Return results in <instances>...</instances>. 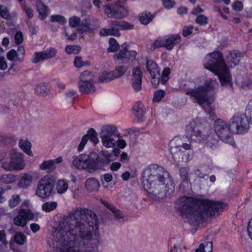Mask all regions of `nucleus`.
<instances>
[{
	"label": "nucleus",
	"instance_id": "f257e3e1",
	"mask_svg": "<svg viewBox=\"0 0 252 252\" xmlns=\"http://www.w3.org/2000/svg\"><path fill=\"white\" fill-rule=\"evenodd\" d=\"M98 218L92 211L76 208L60 222L53 234L51 252H95L100 244L97 229Z\"/></svg>",
	"mask_w": 252,
	"mask_h": 252
},
{
	"label": "nucleus",
	"instance_id": "f03ea898",
	"mask_svg": "<svg viewBox=\"0 0 252 252\" xmlns=\"http://www.w3.org/2000/svg\"><path fill=\"white\" fill-rule=\"evenodd\" d=\"M226 206L219 201L185 196L175 203V208L181 216L192 226H198L209 218L219 215Z\"/></svg>",
	"mask_w": 252,
	"mask_h": 252
},
{
	"label": "nucleus",
	"instance_id": "7ed1b4c3",
	"mask_svg": "<svg viewBox=\"0 0 252 252\" xmlns=\"http://www.w3.org/2000/svg\"><path fill=\"white\" fill-rule=\"evenodd\" d=\"M142 185L152 200L162 199L173 193L175 184L169 173L157 164H152L142 173Z\"/></svg>",
	"mask_w": 252,
	"mask_h": 252
},
{
	"label": "nucleus",
	"instance_id": "20e7f679",
	"mask_svg": "<svg viewBox=\"0 0 252 252\" xmlns=\"http://www.w3.org/2000/svg\"><path fill=\"white\" fill-rule=\"evenodd\" d=\"M209 124L205 121L196 118L191 121L187 126L186 131L190 135L188 139L189 143H186V137L184 136H175L169 143L170 152L174 161H179V157L186 151L193 148L192 142H201L207 139L209 137Z\"/></svg>",
	"mask_w": 252,
	"mask_h": 252
},
{
	"label": "nucleus",
	"instance_id": "39448f33",
	"mask_svg": "<svg viewBox=\"0 0 252 252\" xmlns=\"http://www.w3.org/2000/svg\"><path fill=\"white\" fill-rule=\"evenodd\" d=\"M219 87L216 79H209L205 81L204 85L194 88H188L186 90V94L200 105L204 110L209 114L212 113L210 107L215 99V90Z\"/></svg>",
	"mask_w": 252,
	"mask_h": 252
},
{
	"label": "nucleus",
	"instance_id": "423d86ee",
	"mask_svg": "<svg viewBox=\"0 0 252 252\" xmlns=\"http://www.w3.org/2000/svg\"><path fill=\"white\" fill-rule=\"evenodd\" d=\"M204 66L217 75L222 86L231 87L232 77L221 53L218 51L210 53L205 58Z\"/></svg>",
	"mask_w": 252,
	"mask_h": 252
},
{
	"label": "nucleus",
	"instance_id": "0eeeda50",
	"mask_svg": "<svg viewBox=\"0 0 252 252\" xmlns=\"http://www.w3.org/2000/svg\"><path fill=\"white\" fill-rule=\"evenodd\" d=\"M248 118L252 124V101L247 106L245 115L237 114L231 119L230 128L232 132L237 134L247 132L249 127Z\"/></svg>",
	"mask_w": 252,
	"mask_h": 252
},
{
	"label": "nucleus",
	"instance_id": "6e6552de",
	"mask_svg": "<svg viewBox=\"0 0 252 252\" xmlns=\"http://www.w3.org/2000/svg\"><path fill=\"white\" fill-rule=\"evenodd\" d=\"M55 184V180L53 175H45L37 183L35 194L42 199L50 196L53 192Z\"/></svg>",
	"mask_w": 252,
	"mask_h": 252
},
{
	"label": "nucleus",
	"instance_id": "1a4fd4ad",
	"mask_svg": "<svg viewBox=\"0 0 252 252\" xmlns=\"http://www.w3.org/2000/svg\"><path fill=\"white\" fill-rule=\"evenodd\" d=\"M111 27L109 29H102L100 30L101 36L114 35L119 36L120 30H129L133 29L134 25L125 21L111 20L109 21Z\"/></svg>",
	"mask_w": 252,
	"mask_h": 252
},
{
	"label": "nucleus",
	"instance_id": "9d476101",
	"mask_svg": "<svg viewBox=\"0 0 252 252\" xmlns=\"http://www.w3.org/2000/svg\"><path fill=\"white\" fill-rule=\"evenodd\" d=\"M214 130L222 141L230 145L234 143L233 138L231 135L232 131L230 128V124H227L221 119H217L214 123Z\"/></svg>",
	"mask_w": 252,
	"mask_h": 252
},
{
	"label": "nucleus",
	"instance_id": "9b49d317",
	"mask_svg": "<svg viewBox=\"0 0 252 252\" xmlns=\"http://www.w3.org/2000/svg\"><path fill=\"white\" fill-rule=\"evenodd\" d=\"M72 158V164L76 168L85 170L90 173L96 171L94 160L88 155L81 154L79 156H73Z\"/></svg>",
	"mask_w": 252,
	"mask_h": 252
},
{
	"label": "nucleus",
	"instance_id": "f8f14e48",
	"mask_svg": "<svg viewBox=\"0 0 252 252\" xmlns=\"http://www.w3.org/2000/svg\"><path fill=\"white\" fill-rule=\"evenodd\" d=\"M113 155L106 150L101 151L94 160L96 170L99 169H105L110 163L113 160Z\"/></svg>",
	"mask_w": 252,
	"mask_h": 252
},
{
	"label": "nucleus",
	"instance_id": "ddd939ff",
	"mask_svg": "<svg viewBox=\"0 0 252 252\" xmlns=\"http://www.w3.org/2000/svg\"><path fill=\"white\" fill-rule=\"evenodd\" d=\"M127 45L124 44L122 45V49L114 55V59L123 63H127L129 60L133 61L137 55V52L134 50H128Z\"/></svg>",
	"mask_w": 252,
	"mask_h": 252
},
{
	"label": "nucleus",
	"instance_id": "4468645a",
	"mask_svg": "<svg viewBox=\"0 0 252 252\" xmlns=\"http://www.w3.org/2000/svg\"><path fill=\"white\" fill-rule=\"evenodd\" d=\"M33 216L30 210L20 209L18 215L14 217L13 222L16 225L24 227L26 225L27 220L32 219Z\"/></svg>",
	"mask_w": 252,
	"mask_h": 252
},
{
	"label": "nucleus",
	"instance_id": "2eb2a0df",
	"mask_svg": "<svg viewBox=\"0 0 252 252\" xmlns=\"http://www.w3.org/2000/svg\"><path fill=\"white\" fill-rule=\"evenodd\" d=\"M10 159L15 170H21L24 168L25 164L21 153L16 152L15 150H12Z\"/></svg>",
	"mask_w": 252,
	"mask_h": 252
},
{
	"label": "nucleus",
	"instance_id": "dca6fc26",
	"mask_svg": "<svg viewBox=\"0 0 252 252\" xmlns=\"http://www.w3.org/2000/svg\"><path fill=\"white\" fill-rule=\"evenodd\" d=\"M63 161V158L59 157L56 159L48 160H44L39 165V168L42 170H47L48 172L51 173L55 169V165L60 163Z\"/></svg>",
	"mask_w": 252,
	"mask_h": 252
},
{
	"label": "nucleus",
	"instance_id": "f3484780",
	"mask_svg": "<svg viewBox=\"0 0 252 252\" xmlns=\"http://www.w3.org/2000/svg\"><path fill=\"white\" fill-rule=\"evenodd\" d=\"M100 134L116 138L121 137L117 127L113 125H106L102 126Z\"/></svg>",
	"mask_w": 252,
	"mask_h": 252
},
{
	"label": "nucleus",
	"instance_id": "a211bd4d",
	"mask_svg": "<svg viewBox=\"0 0 252 252\" xmlns=\"http://www.w3.org/2000/svg\"><path fill=\"white\" fill-rule=\"evenodd\" d=\"M95 29L92 24V20L89 18L83 19L80 24L77 31L80 33L91 32Z\"/></svg>",
	"mask_w": 252,
	"mask_h": 252
},
{
	"label": "nucleus",
	"instance_id": "6ab92c4d",
	"mask_svg": "<svg viewBox=\"0 0 252 252\" xmlns=\"http://www.w3.org/2000/svg\"><path fill=\"white\" fill-rule=\"evenodd\" d=\"M166 49L168 50H172L173 47L181 41V37L179 34H172L165 36Z\"/></svg>",
	"mask_w": 252,
	"mask_h": 252
},
{
	"label": "nucleus",
	"instance_id": "aec40b11",
	"mask_svg": "<svg viewBox=\"0 0 252 252\" xmlns=\"http://www.w3.org/2000/svg\"><path fill=\"white\" fill-rule=\"evenodd\" d=\"M243 58V54L237 50L230 52L227 56V62L231 66H235L239 63Z\"/></svg>",
	"mask_w": 252,
	"mask_h": 252
},
{
	"label": "nucleus",
	"instance_id": "412c9836",
	"mask_svg": "<svg viewBox=\"0 0 252 252\" xmlns=\"http://www.w3.org/2000/svg\"><path fill=\"white\" fill-rule=\"evenodd\" d=\"M79 91L83 94H92L95 91V87L93 82L81 83L78 84Z\"/></svg>",
	"mask_w": 252,
	"mask_h": 252
},
{
	"label": "nucleus",
	"instance_id": "4be33fe9",
	"mask_svg": "<svg viewBox=\"0 0 252 252\" xmlns=\"http://www.w3.org/2000/svg\"><path fill=\"white\" fill-rule=\"evenodd\" d=\"M99 187L100 184L99 181L95 178H90L86 181L85 187L90 192L98 191Z\"/></svg>",
	"mask_w": 252,
	"mask_h": 252
},
{
	"label": "nucleus",
	"instance_id": "5701e85b",
	"mask_svg": "<svg viewBox=\"0 0 252 252\" xmlns=\"http://www.w3.org/2000/svg\"><path fill=\"white\" fill-rule=\"evenodd\" d=\"M146 68L151 75L155 76L160 73V71L158 64L153 60L147 59Z\"/></svg>",
	"mask_w": 252,
	"mask_h": 252
},
{
	"label": "nucleus",
	"instance_id": "b1692460",
	"mask_svg": "<svg viewBox=\"0 0 252 252\" xmlns=\"http://www.w3.org/2000/svg\"><path fill=\"white\" fill-rule=\"evenodd\" d=\"M32 177L30 174H23L18 182L19 187L26 189L31 186L32 181Z\"/></svg>",
	"mask_w": 252,
	"mask_h": 252
},
{
	"label": "nucleus",
	"instance_id": "393cba45",
	"mask_svg": "<svg viewBox=\"0 0 252 252\" xmlns=\"http://www.w3.org/2000/svg\"><path fill=\"white\" fill-rule=\"evenodd\" d=\"M100 137L101 139L102 144L105 147L107 148H113L116 146V138L101 134H100Z\"/></svg>",
	"mask_w": 252,
	"mask_h": 252
},
{
	"label": "nucleus",
	"instance_id": "a878e982",
	"mask_svg": "<svg viewBox=\"0 0 252 252\" xmlns=\"http://www.w3.org/2000/svg\"><path fill=\"white\" fill-rule=\"evenodd\" d=\"M6 57L9 61L13 62V63L10 67V69L14 67L16 63H21L24 61L23 60H19L18 59L19 58L18 55L16 51L13 49H11L7 52Z\"/></svg>",
	"mask_w": 252,
	"mask_h": 252
},
{
	"label": "nucleus",
	"instance_id": "bb28decb",
	"mask_svg": "<svg viewBox=\"0 0 252 252\" xmlns=\"http://www.w3.org/2000/svg\"><path fill=\"white\" fill-rule=\"evenodd\" d=\"M128 14V12L124 6H117L114 8L113 18L123 19Z\"/></svg>",
	"mask_w": 252,
	"mask_h": 252
},
{
	"label": "nucleus",
	"instance_id": "cd10ccee",
	"mask_svg": "<svg viewBox=\"0 0 252 252\" xmlns=\"http://www.w3.org/2000/svg\"><path fill=\"white\" fill-rule=\"evenodd\" d=\"M135 116L140 121L144 115V106L141 102H137L133 106Z\"/></svg>",
	"mask_w": 252,
	"mask_h": 252
},
{
	"label": "nucleus",
	"instance_id": "c85d7f7f",
	"mask_svg": "<svg viewBox=\"0 0 252 252\" xmlns=\"http://www.w3.org/2000/svg\"><path fill=\"white\" fill-rule=\"evenodd\" d=\"M101 202L108 209L111 211L117 219H122L123 218V214L121 211L114 207L112 204L102 199L100 200Z\"/></svg>",
	"mask_w": 252,
	"mask_h": 252
},
{
	"label": "nucleus",
	"instance_id": "c756f323",
	"mask_svg": "<svg viewBox=\"0 0 252 252\" xmlns=\"http://www.w3.org/2000/svg\"><path fill=\"white\" fill-rule=\"evenodd\" d=\"M93 75L92 73L90 71L86 70L80 74L78 84H81V83H90L93 82Z\"/></svg>",
	"mask_w": 252,
	"mask_h": 252
},
{
	"label": "nucleus",
	"instance_id": "7c9ffc66",
	"mask_svg": "<svg viewBox=\"0 0 252 252\" xmlns=\"http://www.w3.org/2000/svg\"><path fill=\"white\" fill-rule=\"evenodd\" d=\"M19 146L28 155L30 156H32V153L31 150V143L29 141L20 140L19 143Z\"/></svg>",
	"mask_w": 252,
	"mask_h": 252
},
{
	"label": "nucleus",
	"instance_id": "2f4dec72",
	"mask_svg": "<svg viewBox=\"0 0 252 252\" xmlns=\"http://www.w3.org/2000/svg\"><path fill=\"white\" fill-rule=\"evenodd\" d=\"M68 188V183L64 180H60L57 183L56 190L58 193H64L66 192Z\"/></svg>",
	"mask_w": 252,
	"mask_h": 252
},
{
	"label": "nucleus",
	"instance_id": "473e14b6",
	"mask_svg": "<svg viewBox=\"0 0 252 252\" xmlns=\"http://www.w3.org/2000/svg\"><path fill=\"white\" fill-rule=\"evenodd\" d=\"M213 243L211 242H206L204 243H201L198 248L195 252H212Z\"/></svg>",
	"mask_w": 252,
	"mask_h": 252
},
{
	"label": "nucleus",
	"instance_id": "72a5a7b5",
	"mask_svg": "<svg viewBox=\"0 0 252 252\" xmlns=\"http://www.w3.org/2000/svg\"><path fill=\"white\" fill-rule=\"evenodd\" d=\"M37 9L39 12L40 18L42 20L45 19L49 12L47 6L43 3L39 2L37 5Z\"/></svg>",
	"mask_w": 252,
	"mask_h": 252
},
{
	"label": "nucleus",
	"instance_id": "f704fd0d",
	"mask_svg": "<svg viewBox=\"0 0 252 252\" xmlns=\"http://www.w3.org/2000/svg\"><path fill=\"white\" fill-rule=\"evenodd\" d=\"M154 16L150 12H143L140 15L139 21L143 25H147L153 19Z\"/></svg>",
	"mask_w": 252,
	"mask_h": 252
},
{
	"label": "nucleus",
	"instance_id": "c9c22d12",
	"mask_svg": "<svg viewBox=\"0 0 252 252\" xmlns=\"http://www.w3.org/2000/svg\"><path fill=\"white\" fill-rule=\"evenodd\" d=\"M16 180V176L11 174H3L0 176V181L6 184H10L14 182Z\"/></svg>",
	"mask_w": 252,
	"mask_h": 252
},
{
	"label": "nucleus",
	"instance_id": "e433bc0d",
	"mask_svg": "<svg viewBox=\"0 0 252 252\" xmlns=\"http://www.w3.org/2000/svg\"><path fill=\"white\" fill-rule=\"evenodd\" d=\"M126 70L127 68L125 66L122 65L117 67L114 70L111 71V73L115 79L121 77L125 73Z\"/></svg>",
	"mask_w": 252,
	"mask_h": 252
},
{
	"label": "nucleus",
	"instance_id": "4c0bfd02",
	"mask_svg": "<svg viewBox=\"0 0 252 252\" xmlns=\"http://www.w3.org/2000/svg\"><path fill=\"white\" fill-rule=\"evenodd\" d=\"M0 16L5 20H9L11 18L9 10L4 5L0 4Z\"/></svg>",
	"mask_w": 252,
	"mask_h": 252
},
{
	"label": "nucleus",
	"instance_id": "58836bf2",
	"mask_svg": "<svg viewBox=\"0 0 252 252\" xmlns=\"http://www.w3.org/2000/svg\"><path fill=\"white\" fill-rule=\"evenodd\" d=\"M46 60L53 58L57 54V50L54 47H50L45 50L42 51Z\"/></svg>",
	"mask_w": 252,
	"mask_h": 252
},
{
	"label": "nucleus",
	"instance_id": "ea45409f",
	"mask_svg": "<svg viewBox=\"0 0 252 252\" xmlns=\"http://www.w3.org/2000/svg\"><path fill=\"white\" fill-rule=\"evenodd\" d=\"M14 239L15 243L20 245H24L27 241L26 236L22 232L16 233Z\"/></svg>",
	"mask_w": 252,
	"mask_h": 252
},
{
	"label": "nucleus",
	"instance_id": "a19ab883",
	"mask_svg": "<svg viewBox=\"0 0 252 252\" xmlns=\"http://www.w3.org/2000/svg\"><path fill=\"white\" fill-rule=\"evenodd\" d=\"M48 90V85L45 83H42L36 86L35 89V92L38 95H42L46 94Z\"/></svg>",
	"mask_w": 252,
	"mask_h": 252
},
{
	"label": "nucleus",
	"instance_id": "79ce46f5",
	"mask_svg": "<svg viewBox=\"0 0 252 252\" xmlns=\"http://www.w3.org/2000/svg\"><path fill=\"white\" fill-rule=\"evenodd\" d=\"M99 81L102 82H108L112 80H114V77L111 72H103L98 78Z\"/></svg>",
	"mask_w": 252,
	"mask_h": 252
},
{
	"label": "nucleus",
	"instance_id": "37998d69",
	"mask_svg": "<svg viewBox=\"0 0 252 252\" xmlns=\"http://www.w3.org/2000/svg\"><path fill=\"white\" fill-rule=\"evenodd\" d=\"M109 47L107 48L108 52H115L118 51L119 45L116 40L111 37L109 40Z\"/></svg>",
	"mask_w": 252,
	"mask_h": 252
},
{
	"label": "nucleus",
	"instance_id": "c03bdc74",
	"mask_svg": "<svg viewBox=\"0 0 252 252\" xmlns=\"http://www.w3.org/2000/svg\"><path fill=\"white\" fill-rule=\"evenodd\" d=\"M32 63H37L39 62H42L44 60H46L44 58V54L42 51L35 52L32 56Z\"/></svg>",
	"mask_w": 252,
	"mask_h": 252
},
{
	"label": "nucleus",
	"instance_id": "a18cd8bd",
	"mask_svg": "<svg viewBox=\"0 0 252 252\" xmlns=\"http://www.w3.org/2000/svg\"><path fill=\"white\" fill-rule=\"evenodd\" d=\"M57 206V203L56 202H47L42 205V209L43 211L46 212H51Z\"/></svg>",
	"mask_w": 252,
	"mask_h": 252
},
{
	"label": "nucleus",
	"instance_id": "49530a36",
	"mask_svg": "<svg viewBox=\"0 0 252 252\" xmlns=\"http://www.w3.org/2000/svg\"><path fill=\"white\" fill-rule=\"evenodd\" d=\"M88 135V138H90L91 141L96 144L98 143L99 140L97 138V134L95 130L93 128H90L88 131L87 134Z\"/></svg>",
	"mask_w": 252,
	"mask_h": 252
},
{
	"label": "nucleus",
	"instance_id": "de8ad7c7",
	"mask_svg": "<svg viewBox=\"0 0 252 252\" xmlns=\"http://www.w3.org/2000/svg\"><path fill=\"white\" fill-rule=\"evenodd\" d=\"M21 201V200L19 195L18 194H14L12 195L11 198L9 200V205L11 208H14L19 205Z\"/></svg>",
	"mask_w": 252,
	"mask_h": 252
},
{
	"label": "nucleus",
	"instance_id": "09e8293b",
	"mask_svg": "<svg viewBox=\"0 0 252 252\" xmlns=\"http://www.w3.org/2000/svg\"><path fill=\"white\" fill-rule=\"evenodd\" d=\"M65 51L68 54H76L80 51V48L78 46L67 45L65 47Z\"/></svg>",
	"mask_w": 252,
	"mask_h": 252
},
{
	"label": "nucleus",
	"instance_id": "8fccbe9b",
	"mask_svg": "<svg viewBox=\"0 0 252 252\" xmlns=\"http://www.w3.org/2000/svg\"><path fill=\"white\" fill-rule=\"evenodd\" d=\"M189 169L187 167H181L180 169V175L182 180L185 182L189 181Z\"/></svg>",
	"mask_w": 252,
	"mask_h": 252
},
{
	"label": "nucleus",
	"instance_id": "3c124183",
	"mask_svg": "<svg viewBox=\"0 0 252 252\" xmlns=\"http://www.w3.org/2000/svg\"><path fill=\"white\" fill-rule=\"evenodd\" d=\"M21 6L22 9L25 12L27 16L29 19H31L33 16V10L31 8L27 6L25 2H22Z\"/></svg>",
	"mask_w": 252,
	"mask_h": 252
},
{
	"label": "nucleus",
	"instance_id": "603ef678",
	"mask_svg": "<svg viewBox=\"0 0 252 252\" xmlns=\"http://www.w3.org/2000/svg\"><path fill=\"white\" fill-rule=\"evenodd\" d=\"M165 95V92L163 90H158L154 94L153 101L155 102H159Z\"/></svg>",
	"mask_w": 252,
	"mask_h": 252
},
{
	"label": "nucleus",
	"instance_id": "864d4df0",
	"mask_svg": "<svg viewBox=\"0 0 252 252\" xmlns=\"http://www.w3.org/2000/svg\"><path fill=\"white\" fill-rule=\"evenodd\" d=\"M51 21L52 22H59L62 24H64L66 23L65 18L60 15H52L51 16Z\"/></svg>",
	"mask_w": 252,
	"mask_h": 252
},
{
	"label": "nucleus",
	"instance_id": "5fc2aeb1",
	"mask_svg": "<svg viewBox=\"0 0 252 252\" xmlns=\"http://www.w3.org/2000/svg\"><path fill=\"white\" fill-rule=\"evenodd\" d=\"M155 48H166L165 37L158 38L154 43Z\"/></svg>",
	"mask_w": 252,
	"mask_h": 252
},
{
	"label": "nucleus",
	"instance_id": "6e6d98bb",
	"mask_svg": "<svg viewBox=\"0 0 252 252\" xmlns=\"http://www.w3.org/2000/svg\"><path fill=\"white\" fill-rule=\"evenodd\" d=\"M133 80H142V73L139 67H134L132 69Z\"/></svg>",
	"mask_w": 252,
	"mask_h": 252
},
{
	"label": "nucleus",
	"instance_id": "4d7b16f0",
	"mask_svg": "<svg viewBox=\"0 0 252 252\" xmlns=\"http://www.w3.org/2000/svg\"><path fill=\"white\" fill-rule=\"evenodd\" d=\"M80 22V18L76 16L72 17L69 19V24L71 27L78 28Z\"/></svg>",
	"mask_w": 252,
	"mask_h": 252
},
{
	"label": "nucleus",
	"instance_id": "13d9d810",
	"mask_svg": "<svg viewBox=\"0 0 252 252\" xmlns=\"http://www.w3.org/2000/svg\"><path fill=\"white\" fill-rule=\"evenodd\" d=\"M195 22L200 25H206L208 23V19L204 15L200 14L197 17Z\"/></svg>",
	"mask_w": 252,
	"mask_h": 252
},
{
	"label": "nucleus",
	"instance_id": "bf43d9fd",
	"mask_svg": "<svg viewBox=\"0 0 252 252\" xmlns=\"http://www.w3.org/2000/svg\"><path fill=\"white\" fill-rule=\"evenodd\" d=\"M132 87L136 92L140 91L142 88V80H133Z\"/></svg>",
	"mask_w": 252,
	"mask_h": 252
},
{
	"label": "nucleus",
	"instance_id": "052dcab7",
	"mask_svg": "<svg viewBox=\"0 0 252 252\" xmlns=\"http://www.w3.org/2000/svg\"><path fill=\"white\" fill-rule=\"evenodd\" d=\"M1 167L7 171L15 170L10 159L9 161L6 160L3 161L1 163Z\"/></svg>",
	"mask_w": 252,
	"mask_h": 252
},
{
	"label": "nucleus",
	"instance_id": "680f3d73",
	"mask_svg": "<svg viewBox=\"0 0 252 252\" xmlns=\"http://www.w3.org/2000/svg\"><path fill=\"white\" fill-rule=\"evenodd\" d=\"M16 52L19 56L18 59L19 60L24 61L25 55V50L24 47L23 45L19 46Z\"/></svg>",
	"mask_w": 252,
	"mask_h": 252
},
{
	"label": "nucleus",
	"instance_id": "e2e57ef3",
	"mask_svg": "<svg viewBox=\"0 0 252 252\" xmlns=\"http://www.w3.org/2000/svg\"><path fill=\"white\" fill-rule=\"evenodd\" d=\"M232 7L233 10L241 11L243 10L244 5L242 2L239 0H235L232 4Z\"/></svg>",
	"mask_w": 252,
	"mask_h": 252
},
{
	"label": "nucleus",
	"instance_id": "0e129e2a",
	"mask_svg": "<svg viewBox=\"0 0 252 252\" xmlns=\"http://www.w3.org/2000/svg\"><path fill=\"white\" fill-rule=\"evenodd\" d=\"M14 40L16 44L19 45L23 41V35L21 32H17L14 36Z\"/></svg>",
	"mask_w": 252,
	"mask_h": 252
},
{
	"label": "nucleus",
	"instance_id": "69168bd1",
	"mask_svg": "<svg viewBox=\"0 0 252 252\" xmlns=\"http://www.w3.org/2000/svg\"><path fill=\"white\" fill-rule=\"evenodd\" d=\"M151 76L152 77L151 82L152 86L154 88H157L160 82V73L158 74V76L156 74L155 76L151 75Z\"/></svg>",
	"mask_w": 252,
	"mask_h": 252
},
{
	"label": "nucleus",
	"instance_id": "338daca9",
	"mask_svg": "<svg viewBox=\"0 0 252 252\" xmlns=\"http://www.w3.org/2000/svg\"><path fill=\"white\" fill-rule=\"evenodd\" d=\"M88 135L87 134L83 136L81 141L78 147V151L79 152H81L83 150L84 146L88 140Z\"/></svg>",
	"mask_w": 252,
	"mask_h": 252
},
{
	"label": "nucleus",
	"instance_id": "774afa93",
	"mask_svg": "<svg viewBox=\"0 0 252 252\" xmlns=\"http://www.w3.org/2000/svg\"><path fill=\"white\" fill-rule=\"evenodd\" d=\"M104 11L105 14L109 18H113L114 9H112L109 5H105L104 6Z\"/></svg>",
	"mask_w": 252,
	"mask_h": 252
}]
</instances>
